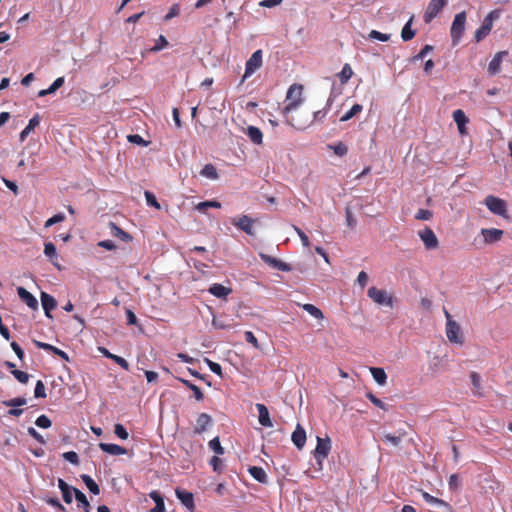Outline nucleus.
Wrapping results in <instances>:
<instances>
[{
	"mask_svg": "<svg viewBox=\"0 0 512 512\" xmlns=\"http://www.w3.org/2000/svg\"><path fill=\"white\" fill-rule=\"evenodd\" d=\"M303 86L301 84H292L286 94V104L282 109L286 122L298 130L307 128L311 123L308 113L304 117H295L292 112L295 111L304 101Z\"/></svg>",
	"mask_w": 512,
	"mask_h": 512,
	"instance_id": "nucleus-1",
	"label": "nucleus"
},
{
	"mask_svg": "<svg viewBox=\"0 0 512 512\" xmlns=\"http://www.w3.org/2000/svg\"><path fill=\"white\" fill-rule=\"evenodd\" d=\"M465 24H466V12L462 11L460 13H457L454 17V20L452 22V26L450 29V35L452 38L453 45H457L465 31Z\"/></svg>",
	"mask_w": 512,
	"mask_h": 512,
	"instance_id": "nucleus-2",
	"label": "nucleus"
},
{
	"mask_svg": "<svg viewBox=\"0 0 512 512\" xmlns=\"http://www.w3.org/2000/svg\"><path fill=\"white\" fill-rule=\"evenodd\" d=\"M448 0H430L424 12L423 19L425 23H430L442 9L447 5Z\"/></svg>",
	"mask_w": 512,
	"mask_h": 512,
	"instance_id": "nucleus-3",
	"label": "nucleus"
},
{
	"mask_svg": "<svg viewBox=\"0 0 512 512\" xmlns=\"http://www.w3.org/2000/svg\"><path fill=\"white\" fill-rule=\"evenodd\" d=\"M368 296L379 305L393 306V298L385 290L371 287L368 289Z\"/></svg>",
	"mask_w": 512,
	"mask_h": 512,
	"instance_id": "nucleus-4",
	"label": "nucleus"
},
{
	"mask_svg": "<svg viewBox=\"0 0 512 512\" xmlns=\"http://www.w3.org/2000/svg\"><path fill=\"white\" fill-rule=\"evenodd\" d=\"M262 66V50L255 51L246 62L243 80L250 77Z\"/></svg>",
	"mask_w": 512,
	"mask_h": 512,
	"instance_id": "nucleus-5",
	"label": "nucleus"
},
{
	"mask_svg": "<svg viewBox=\"0 0 512 512\" xmlns=\"http://www.w3.org/2000/svg\"><path fill=\"white\" fill-rule=\"evenodd\" d=\"M330 450H331L330 439L328 437H326V438L317 437V445L314 450V457L319 463L328 457Z\"/></svg>",
	"mask_w": 512,
	"mask_h": 512,
	"instance_id": "nucleus-6",
	"label": "nucleus"
},
{
	"mask_svg": "<svg viewBox=\"0 0 512 512\" xmlns=\"http://www.w3.org/2000/svg\"><path fill=\"white\" fill-rule=\"evenodd\" d=\"M485 205L496 215L503 216L507 211L505 201L492 195L485 198Z\"/></svg>",
	"mask_w": 512,
	"mask_h": 512,
	"instance_id": "nucleus-7",
	"label": "nucleus"
},
{
	"mask_svg": "<svg viewBox=\"0 0 512 512\" xmlns=\"http://www.w3.org/2000/svg\"><path fill=\"white\" fill-rule=\"evenodd\" d=\"M418 235L420 239L423 241L426 249H436L439 245L438 238L436 237L434 231L430 227H425L424 229L418 231Z\"/></svg>",
	"mask_w": 512,
	"mask_h": 512,
	"instance_id": "nucleus-8",
	"label": "nucleus"
},
{
	"mask_svg": "<svg viewBox=\"0 0 512 512\" xmlns=\"http://www.w3.org/2000/svg\"><path fill=\"white\" fill-rule=\"evenodd\" d=\"M232 224L248 235H254L253 225L255 220L247 215L235 217L231 220Z\"/></svg>",
	"mask_w": 512,
	"mask_h": 512,
	"instance_id": "nucleus-9",
	"label": "nucleus"
},
{
	"mask_svg": "<svg viewBox=\"0 0 512 512\" xmlns=\"http://www.w3.org/2000/svg\"><path fill=\"white\" fill-rule=\"evenodd\" d=\"M446 336L450 342L463 344L461 327L456 321L446 323Z\"/></svg>",
	"mask_w": 512,
	"mask_h": 512,
	"instance_id": "nucleus-10",
	"label": "nucleus"
},
{
	"mask_svg": "<svg viewBox=\"0 0 512 512\" xmlns=\"http://www.w3.org/2000/svg\"><path fill=\"white\" fill-rule=\"evenodd\" d=\"M261 259L269 266L278 269L283 272H289L292 270V266L289 263L283 262L277 258L271 257L266 254H260Z\"/></svg>",
	"mask_w": 512,
	"mask_h": 512,
	"instance_id": "nucleus-11",
	"label": "nucleus"
},
{
	"mask_svg": "<svg viewBox=\"0 0 512 512\" xmlns=\"http://www.w3.org/2000/svg\"><path fill=\"white\" fill-rule=\"evenodd\" d=\"M422 497L425 500V502L438 508V512H450V505L443 501L442 499L434 497L430 495L428 492H422Z\"/></svg>",
	"mask_w": 512,
	"mask_h": 512,
	"instance_id": "nucleus-12",
	"label": "nucleus"
},
{
	"mask_svg": "<svg viewBox=\"0 0 512 512\" xmlns=\"http://www.w3.org/2000/svg\"><path fill=\"white\" fill-rule=\"evenodd\" d=\"M481 234L484 238V242L487 244H491L501 240L504 232L503 230L496 228H483L481 230Z\"/></svg>",
	"mask_w": 512,
	"mask_h": 512,
	"instance_id": "nucleus-13",
	"label": "nucleus"
},
{
	"mask_svg": "<svg viewBox=\"0 0 512 512\" xmlns=\"http://www.w3.org/2000/svg\"><path fill=\"white\" fill-rule=\"evenodd\" d=\"M17 294H18L19 298L23 302H25V304L29 308H31L32 310H37L38 309V301H37V299L29 291H27L25 288L18 287L17 288Z\"/></svg>",
	"mask_w": 512,
	"mask_h": 512,
	"instance_id": "nucleus-14",
	"label": "nucleus"
},
{
	"mask_svg": "<svg viewBox=\"0 0 512 512\" xmlns=\"http://www.w3.org/2000/svg\"><path fill=\"white\" fill-rule=\"evenodd\" d=\"M291 440L299 450H301L305 446L306 432L300 424L296 425V428L291 435Z\"/></svg>",
	"mask_w": 512,
	"mask_h": 512,
	"instance_id": "nucleus-15",
	"label": "nucleus"
},
{
	"mask_svg": "<svg viewBox=\"0 0 512 512\" xmlns=\"http://www.w3.org/2000/svg\"><path fill=\"white\" fill-rule=\"evenodd\" d=\"M212 418L209 414L203 412L200 413L196 419V426L194 428L195 434H202L206 431L207 427L211 425Z\"/></svg>",
	"mask_w": 512,
	"mask_h": 512,
	"instance_id": "nucleus-16",
	"label": "nucleus"
},
{
	"mask_svg": "<svg viewBox=\"0 0 512 512\" xmlns=\"http://www.w3.org/2000/svg\"><path fill=\"white\" fill-rule=\"evenodd\" d=\"M41 303H42V307L45 312V315L48 318H52L51 311L53 309H55L56 305H57V302L54 299V297H52L51 295H49L46 292H42L41 293Z\"/></svg>",
	"mask_w": 512,
	"mask_h": 512,
	"instance_id": "nucleus-17",
	"label": "nucleus"
},
{
	"mask_svg": "<svg viewBox=\"0 0 512 512\" xmlns=\"http://www.w3.org/2000/svg\"><path fill=\"white\" fill-rule=\"evenodd\" d=\"M507 55H508L507 51H500L495 54V56L493 57V59L490 61L489 65H488L489 74L496 75L497 73L500 72L503 57H505Z\"/></svg>",
	"mask_w": 512,
	"mask_h": 512,
	"instance_id": "nucleus-18",
	"label": "nucleus"
},
{
	"mask_svg": "<svg viewBox=\"0 0 512 512\" xmlns=\"http://www.w3.org/2000/svg\"><path fill=\"white\" fill-rule=\"evenodd\" d=\"M175 494L177 498L181 501V503L190 511H192L195 508L194 497L192 493L177 488L175 490Z\"/></svg>",
	"mask_w": 512,
	"mask_h": 512,
	"instance_id": "nucleus-19",
	"label": "nucleus"
},
{
	"mask_svg": "<svg viewBox=\"0 0 512 512\" xmlns=\"http://www.w3.org/2000/svg\"><path fill=\"white\" fill-rule=\"evenodd\" d=\"M99 352L106 358H109L113 360L116 364H118L120 367H122L124 370L128 371L130 369L129 363L123 358L118 355H115L111 353L107 348L105 347H99Z\"/></svg>",
	"mask_w": 512,
	"mask_h": 512,
	"instance_id": "nucleus-20",
	"label": "nucleus"
},
{
	"mask_svg": "<svg viewBox=\"0 0 512 512\" xmlns=\"http://www.w3.org/2000/svg\"><path fill=\"white\" fill-rule=\"evenodd\" d=\"M453 119L457 124L459 133L464 135L466 133V124L469 122V119L465 115L464 111L461 109H457L453 112Z\"/></svg>",
	"mask_w": 512,
	"mask_h": 512,
	"instance_id": "nucleus-21",
	"label": "nucleus"
},
{
	"mask_svg": "<svg viewBox=\"0 0 512 512\" xmlns=\"http://www.w3.org/2000/svg\"><path fill=\"white\" fill-rule=\"evenodd\" d=\"M256 409L258 411L259 423L264 427H272L273 423L270 419L269 411L264 404L257 403Z\"/></svg>",
	"mask_w": 512,
	"mask_h": 512,
	"instance_id": "nucleus-22",
	"label": "nucleus"
},
{
	"mask_svg": "<svg viewBox=\"0 0 512 512\" xmlns=\"http://www.w3.org/2000/svg\"><path fill=\"white\" fill-rule=\"evenodd\" d=\"M99 448L105 452V453H108L110 455H124L127 453V450L120 446V445H117V444H112V443H100L99 444Z\"/></svg>",
	"mask_w": 512,
	"mask_h": 512,
	"instance_id": "nucleus-23",
	"label": "nucleus"
},
{
	"mask_svg": "<svg viewBox=\"0 0 512 512\" xmlns=\"http://www.w3.org/2000/svg\"><path fill=\"white\" fill-rule=\"evenodd\" d=\"M34 344L36 345V347H38L40 349H43L45 351H50V352L54 353L55 355L60 356L62 359L68 360V355L66 352L62 351L61 349H59L51 344L44 343V342H41L38 340H34Z\"/></svg>",
	"mask_w": 512,
	"mask_h": 512,
	"instance_id": "nucleus-24",
	"label": "nucleus"
},
{
	"mask_svg": "<svg viewBox=\"0 0 512 512\" xmlns=\"http://www.w3.org/2000/svg\"><path fill=\"white\" fill-rule=\"evenodd\" d=\"M208 291L217 298H226L232 292V289L225 287L222 284L215 283L210 286Z\"/></svg>",
	"mask_w": 512,
	"mask_h": 512,
	"instance_id": "nucleus-25",
	"label": "nucleus"
},
{
	"mask_svg": "<svg viewBox=\"0 0 512 512\" xmlns=\"http://www.w3.org/2000/svg\"><path fill=\"white\" fill-rule=\"evenodd\" d=\"M58 487L62 492V497L65 503L70 504L72 502V492L74 487L69 486L63 479H58Z\"/></svg>",
	"mask_w": 512,
	"mask_h": 512,
	"instance_id": "nucleus-26",
	"label": "nucleus"
},
{
	"mask_svg": "<svg viewBox=\"0 0 512 512\" xmlns=\"http://www.w3.org/2000/svg\"><path fill=\"white\" fill-rule=\"evenodd\" d=\"M150 498L155 502V507L151 512H165V503L161 494L154 490L149 493Z\"/></svg>",
	"mask_w": 512,
	"mask_h": 512,
	"instance_id": "nucleus-27",
	"label": "nucleus"
},
{
	"mask_svg": "<svg viewBox=\"0 0 512 512\" xmlns=\"http://www.w3.org/2000/svg\"><path fill=\"white\" fill-rule=\"evenodd\" d=\"M40 123V116L39 114L34 115L30 120L28 125L22 130L20 133V140L24 141L26 137L30 134L31 131L35 129Z\"/></svg>",
	"mask_w": 512,
	"mask_h": 512,
	"instance_id": "nucleus-28",
	"label": "nucleus"
},
{
	"mask_svg": "<svg viewBox=\"0 0 512 512\" xmlns=\"http://www.w3.org/2000/svg\"><path fill=\"white\" fill-rule=\"evenodd\" d=\"M65 82L64 77H58L47 89H42L38 92L39 97H44L49 94L55 93Z\"/></svg>",
	"mask_w": 512,
	"mask_h": 512,
	"instance_id": "nucleus-29",
	"label": "nucleus"
},
{
	"mask_svg": "<svg viewBox=\"0 0 512 512\" xmlns=\"http://www.w3.org/2000/svg\"><path fill=\"white\" fill-rule=\"evenodd\" d=\"M249 474L260 483H267V474L262 467L251 466L248 468Z\"/></svg>",
	"mask_w": 512,
	"mask_h": 512,
	"instance_id": "nucleus-30",
	"label": "nucleus"
},
{
	"mask_svg": "<svg viewBox=\"0 0 512 512\" xmlns=\"http://www.w3.org/2000/svg\"><path fill=\"white\" fill-rule=\"evenodd\" d=\"M501 11L499 9H495L490 11L487 16L484 18L482 25L484 28H486L488 31H491L493 27V22L495 20H498L500 18Z\"/></svg>",
	"mask_w": 512,
	"mask_h": 512,
	"instance_id": "nucleus-31",
	"label": "nucleus"
},
{
	"mask_svg": "<svg viewBox=\"0 0 512 512\" xmlns=\"http://www.w3.org/2000/svg\"><path fill=\"white\" fill-rule=\"evenodd\" d=\"M247 136L249 137V139L255 143V144H262L263 142V133L262 131L258 128V127H255V126H249L247 128Z\"/></svg>",
	"mask_w": 512,
	"mask_h": 512,
	"instance_id": "nucleus-32",
	"label": "nucleus"
},
{
	"mask_svg": "<svg viewBox=\"0 0 512 512\" xmlns=\"http://www.w3.org/2000/svg\"><path fill=\"white\" fill-rule=\"evenodd\" d=\"M406 435L405 431H398V434L386 433L383 436V441L390 445L397 447L400 445L402 438Z\"/></svg>",
	"mask_w": 512,
	"mask_h": 512,
	"instance_id": "nucleus-33",
	"label": "nucleus"
},
{
	"mask_svg": "<svg viewBox=\"0 0 512 512\" xmlns=\"http://www.w3.org/2000/svg\"><path fill=\"white\" fill-rule=\"evenodd\" d=\"M371 375L373 379L381 386L385 385L387 382V375L383 368L379 367H371L370 368Z\"/></svg>",
	"mask_w": 512,
	"mask_h": 512,
	"instance_id": "nucleus-34",
	"label": "nucleus"
},
{
	"mask_svg": "<svg viewBox=\"0 0 512 512\" xmlns=\"http://www.w3.org/2000/svg\"><path fill=\"white\" fill-rule=\"evenodd\" d=\"M414 17L411 16L401 31V38L403 41H409L414 38L416 32L411 29Z\"/></svg>",
	"mask_w": 512,
	"mask_h": 512,
	"instance_id": "nucleus-35",
	"label": "nucleus"
},
{
	"mask_svg": "<svg viewBox=\"0 0 512 512\" xmlns=\"http://www.w3.org/2000/svg\"><path fill=\"white\" fill-rule=\"evenodd\" d=\"M81 479L91 493H93L94 495H98L100 493V488L98 484L89 475L82 474Z\"/></svg>",
	"mask_w": 512,
	"mask_h": 512,
	"instance_id": "nucleus-36",
	"label": "nucleus"
},
{
	"mask_svg": "<svg viewBox=\"0 0 512 512\" xmlns=\"http://www.w3.org/2000/svg\"><path fill=\"white\" fill-rule=\"evenodd\" d=\"M110 229H111V234L115 237H118L124 241H128V240L132 239V237L127 232L122 230L119 226H117L113 222H110Z\"/></svg>",
	"mask_w": 512,
	"mask_h": 512,
	"instance_id": "nucleus-37",
	"label": "nucleus"
},
{
	"mask_svg": "<svg viewBox=\"0 0 512 512\" xmlns=\"http://www.w3.org/2000/svg\"><path fill=\"white\" fill-rule=\"evenodd\" d=\"M200 174L203 177H206L208 179L216 180L218 179L219 175L217 173V170L214 165L212 164H206L202 170L200 171Z\"/></svg>",
	"mask_w": 512,
	"mask_h": 512,
	"instance_id": "nucleus-38",
	"label": "nucleus"
},
{
	"mask_svg": "<svg viewBox=\"0 0 512 512\" xmlns=\"http://www.w3.org/2000/svg\"><path fill=\"white\" fill-rule=\"evenodd\" d=\"M44 254L48 258H50V260L52 261L53 265H55L58 269H60V266L55 261H53L54 258H57V252H56V247H55V245L52 242L45 243V245H44Z\"/></svg>",
	"mask_w": 512,
	"mask_h": 512,
	"instance_id": "nucleus-39",
	"label": "nucleus"
},
{
	"mask_svg": "<svg viewBox=\"0 0 512 512\" xmlns=\"http://www.w3.org/2000/svg\"><path fill=\"white\" fill-rule=\"evenodd\" d=\"M73 492H74V495H75V499L77 500V502L82 505V507L84 508L85 512H89L90 510V504L87 500V497L86 495L81 492L80 490L78 489H73Z\"/></svg>",
	"mask_w": 512,
	"mask_h": 512,
	"instance_id": "nucleus-40",
	"label": "nucleus"
},
{
	"mask_svg": "<svg viewBox=\"0 0 512 512\" xmlns=\"http://www.w3.org/2000/svg\"><path fill=\"white\" fill-rule=\"evenodd\" d=\"M363 110V107L362 105L360 104H354L351 109L346 112L341 118H340V121L341 122H346L348 120H350L351 118H353L354 116H356L357 114H359L361 111Z\"/></svg>",
	"mask_w": 512,
	"mask_h": 512,
	"instance_id": "nucleus-41",
	"label": "nucleus"
},
{
	"mask_svg": "<svg viewBox=\"0 0 512 512\" xmlns=\"http://www.w3.org/2000/svg\"><path fill=\"white\" fill-rule=\"evenodd\" d=\"M302 308L316 319L321 320L324 318L322 311L313 304H304Z\"/></svg>",
	"mask_w": 512,
	"mask_h": 512,
	"instance_id": "nucleus-42",
	"label": "nucleus"
},
{
	"mask_svg": "<svg viewBox=\"0 0 512 512\" xmlns=\"http://www.w3.org/2000/svg\"><path fill=\"white\" fill-rule=\"evenodd\" d=\"M200 212H206L207 208H221V203L216 200L200 202L195 207Z\"/></svg>",
	"mask_w": 512,
	"mask_h": 512,
	"instance_id": "nucleus-43",
	"label": "nucleus"
},
{
	"mask_svg": "<svg viewBox=\"0 0 512 512\" xmlns=\"http://www.w3.org/2000/svg\"><path fill=\"white\" fill-rule=\"evenodd\" d=\"M353 75V71H352V68L350 67L349 64H345L342 68V70L340 71V73L338 74V77L341 81V83H347L348 80L352 77Z\"/></svg>",
	"mask_w": 512,
	"mask_h": 512,
	"instance_id": "nucleus-44",
	"label": "nucleus"
},
{
	"mask_svg": "<svg viewBox=\"0 0 512 512\" xmlns=\"http://www.w3.org/2000/svg\"><path fill=\"white\" fill-rule=\"evenodd\" d=\"M26 399L24 397H16L9 400H4L2 404L6 407H21L26 404Z\"/></svg>",
	"mask_w": 512,
	"mask_h": 512,
	"instance_id": "nucleus-45",
	"label": "nucleus"
},
{
	"mask_svg": "<svg viewBox=\"0 0 512 512\" xmlns=\"http://www.w3.org/2000/svg\"><path fill=\"white\" fill-rule=\"evenodd\" d=\"M208 445L217 455H223L225 453L224 448L220 443L219 437H214L209 441Z\"/></svg>",
	"mask_w": 512,
	"mask_h": 512,
	"instance_id": "nucleus-46",
	"label": "nucleus"
},
{
	"mask_svg": "<svg viewBox=\"0 0 512 512\" xmlns=\"http://www.w3.org/2000/svg\"><path fill=\"white\" fill-rule=\"evenodd\" d=\"M209 464L211 465L214 472L219 473V474L222 473L223 461L221 458H219L218 456L215 455L210 459Z\"/></svg>",
	"mask_w": 512,
	"mask_h": 512,
	"instance_id": "nucleus-47",
	"label": "nucleus"
},
{
	"mask_svg": "<svg viewBox=\"0 0 512 512\" xmlns=\"http://www.w3.org/2000/svg\"><path fill=\"white\" fill-rule=\"evenodd\" d=\"M332 101H333L332 97H329L326 107L322 110H318L313 113V119L316 121L322 120L326 116L329 108L331 107Z\"/></svg>",
	"mask_w": 512,
	"mask_h": 512,
	"instance_id": "nucleus-48",
	"label": "nucleus"
},
{
	"mask_svg": "<svg viewBox=\"0 0 512 512\" xmlns=\"http://www.w3.org/2000/svg\"><path fill=\"white\" fill-rule=\"evenodd\" d=\"M168 41L167 39L163 36V35H160L159 38L157 39L155 45L150 49L151 52H159L161 51L162 49L166 48L168 46Z\"/></svg>",
	"mask_w": 512,
	"mask_h": 512,
	"instance_id": "nucleus-49",
	"label": "nucleus"
},
{
	"mask_svg": "<svg viewBox=\"0 0 512 512\" xmlns=\"http://www.w3.org/2000/svg\"><path fill=\"white\" fill-rule=\"evenodd\" d=\"M366 397L378 408L387 411L388 406L379 398H377L373 393L369 392L366 394Z\"/></svg>",
	"mask_w": 512,
	"mask_h": 512,
	"instance_id": "nucleus-50",
	"label": "nucleus"
},
{
	"mask_svg": "<svg viewBox=\"0 0 512 512\" xmlns=\"http://www.w3.org/2000/svg\"><path fill=\"white\" fill-rule=\"evenodd\" d=\"M11 373L22 384H26L30 378L28 373L21 370L13 369Z\"/></svg>",
	"mask_w": 512,
	"mask_h": 512,
	"instance_id": "nucleus-51",
	"label": "nucleus"
},
{
	"mask_svg": "<svg viewBox=\"0 0 512 512\" xmlns=\"http://www.w3.org/2000/svg\"><path fill=\"white\" fill-rule=\"evenodd\" d=\"M144 196H145L146 202L149 206H152V207L156 208L157 210H159L161 208L159 202L157 201L155 195L152 192L145 191Z\"/></svg>",
	"mask_w": 512,
	"mask_h": 512,
	"instance_id": "nucleus-52",
	"label": "nucleus"
},
{
	"mask_svg": "<svg viewBox=\"0 0 512 512\" xmlns=\"http://www.w3.org/2000/svg\"><path fill=\"white\" fill-rule=\"evenodd\" d=\"M35 424L40 428L47 429V428L51 427L52 422L46 415H40L36 419Z\"/></svg>",
	"mask_w": 512,
	"mask_h": 512,
	"instance_id": "nucleus-53",
	"label": "nucleus"
},
{
	"mask_svg": "<svg viewBox=\"0 0 512 512\" xmlns=\"http://www.w3.org/2000/svg\"><path fill=\"white\" fill-rule=\"evenodd\" d=\"M34 395L36 398H45L46 397L45 385L41 380H38L36 383Z\"/></svg>",
	"mask_w": 512,
	"mask_h": 512,
	"instance_id": "nucleus-54",
	"label": "nucleus"
},
{
	"mask_svg": "<svg viewBox=\"0 0 512 512\" xmlns=\"http://www.w3.org/2000/svg\"><path fill=\"white\" fill-rule=\"evenodd\" d=\"M330 148L334 151V153L338 156H345L348 152V148L345 144L342 142H339L333 146H330Z\"/></svg>",
	"mask_w": 512,
	"mask_h": 512,
	"instance_id": "nucleus-55",
	"label": "nucleus"
},
{
	"mask_svg": "<svg viewBox=\"0 0 512 512\" xmlns=\"http://www.w3.org/2000/svg\"><path fill=\"white\" fill-rule=\"evenodd\" d=\"M114 433L117 437H119L122 440H126L129 436L126 428L122 424L115 425Z\"/></svg>",
	"mask_w": 512,
	"mask_h": 512,
	"instance_id": "nucleus-56",
	"label": "nucleus"
},
{
	"mask_svg": "<svg viewBox=\"0 0 512 512\" xmlns=\"http://www.w3.org/2000/svg\"><path fill=\"white\" fill-rule=\"evenodd\" d=\"M369 37L371 39H375V40H379V41H382V42H386L390 39V35L389 34H384V33H381L377 30H372L370 33H369Z\"/></svg>",
	"mask_w": 512,
	"mask_h": 512,
	"instance_id": "nucleus-57",
	"label": "nucleus"
},
{
	"mask_svg": "<svg viewBox=\"0 0 512 512\" xmlns=\"http://www.w3.org/2000/svg\"><path fill=\"white\" fill-rule=\"evenodd\" d=\"M63 458L69 461L71 464L78 465L79 464V456L74 451H68L63 453Z\"/></svg>",
	"mask_w": 512,
	"mask_h": 512,
	"instance_id": "nucleus-58",
	"label": "nucleus"
},
{
	"mask_svg": "<svg viewBox=\"0 0 512 512\" xmlns=\"http://www.w3.org/2000/svg\"><path fill=\"white\" fill-rule=\"evenodd\" d=\"M64 220H65V215L63 213L56 214L53 217L49 218L45 222V227L46 228L51 227L52 225H54L56 223H60V222H62Z\"/></svg>",
	"mask_w": 512,
	"mask_h": 512,
	"instance_id": "nucleus-59",
	"label": "nucleus"
},
{
	"mask_svg": "<svg viewBox=\"0 0 512 512\" xmlns=\"http://www.w3.org/2000/svg\"><path fill=\"white\" fill-rule=\"evenodd\" d=\"M490 31H488L486 28H484L483 26H480L476 31H475V34H474V38H475V41L476 42H480L482 41L485 37H487L489 35Z\"/></svg>",
	"mask_w": 512,
	"mask_h": 512,
	"instance_id": "nucleus-60",
	"label": "nucleus"
},
{
	"mask_svg": "<svg viewBox=\"0 0 512 512\" xmlns=\"http://www.w3.org/2000/svg\"><path fill=\"white\" fill-rule=\"evenodd\" d=\"M432 212L426 209H419L415 215L417 220H430L432 218Z\"/></svg>",
	"mask_w": 512,
	"mask_h": 512,
	"instance_id": "nucleus-61",
	"label": "nucleus"
},
{
	"mask_svg": "<svg viewBox=\"0 0 512 512\" xmlns=\"http://www.w3.org/2000/svg\"><path fill=\"white\" fill-rule=\"evenodd\" d=\"M245 340L248 343H250L254 348H256V349L260 348V344H259L257 338L255 337V335L251 331H246L245 332Z\"/></svg>",
	"mask_w": 512,
	"mask_h": 512,
	"instance_id": "nucleus-62",
	"label": "nucleus"
},
{
	"mask_svg": "<svg viewBox=\"0 0 512 512\" xmlns=\"http://www.w3.org/2000/svg\"><path fill=\"white\" fill-rule=\"evenodd\" d=\"M180 13V8L178 4H173L169 10V12L165 15V21H169L172 18L178 16Z\"/></svg>",
	"mask_w": 512,
	"mask_h": 512,
	"instance_id": "nucleus-63",
	"label": "nucleus"
},
{
	"mask_svg": "<svg viewBox=\"0 0 512 512\" xmlns=\"http://www.w3.org/2000/svg\"><path fill=\"white\" fill-rule=\"evenodd\" d=\"M205 361H206L207 365L209 366L210 370H211L213 373H215V374H217V375H219V376H221V375H222V368H221V365H220V364H218V363H216V362H213V361H211V360H210V359H208V358H206V359H205Z\"/></svg>",
	"mask_w": 512,
	"mask_h": 512,
	"instance_id": "nucleus-64",
	"label": "nucleus"
}]
</instances>
